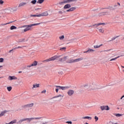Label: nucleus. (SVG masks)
<instances>
[{"label": "nucleus", "mask_w": 124, "mask_h": 124, "mask_svg": "<svg viewBox=\"0 0 124 124\" xmlns=\"http://www.w3.org/2000/svg\"><path fill=\"white\" fill-rule=\"evenodd\" d=\"M38 25H40V23H34L28 25H24L21 27V28H26L24 30V32L29 31H31V27H33V26H38Z\"/></svg>", "instance_id": "nucleus-1"}, {"label": "nucleus", "mask_w": 124, "mask_h": 124, "mask_svg": "<svg viewBox=\"0 0 124 124\" xmlns=\"http://www.w3.org/2000/svg\"><path fill=\"white\" fill-rule=\"evenodd\" d=\"M40 119H41V117H32L30 118H24L19 120L18 123H19V124H21L23 123V122H25V121H28L29 123H31V121L32 120H40Z\"/></svg>", "instance_id": "nucleus-2"}, {"label": "nucleus", "mask_w": 124, "mask_h": 124, "mask_svg": "<svg viewBox=\"0 0 124 124\" xmlns=\"http://www.w3.org/2000/svg\"><path fill=\"white\" fill-rule=\"evenodd\" d=\"M37 63H38L37 61H35L33 62L32 64L26 66L25 67V69H27L28 70H29V69H30V67H31V66H36V65H37Z\"/></svg>", "instance_id": "nucleus-3"}, {"label": "nucleus", "mask_w": 124, "mask_h": 124, "mask_svg": "<svg viewBox=\"0 0 124 124\" xmlns=\"http://www.w3.org/2000/svg\"><path fill=\"white\" fill-rule=\"evenodd\" d=\"M56 88H59V90H62L64 91V90H68V89L70 88L69 86H55Z\"/></svg>", "instance_id": "nucleus-4"}, {"label": "nucleus", "mask_w": 124, "mask_h": 124, "mask_svg": "<svg viewBox=\"0 0 124 124\" xmlns=\"http://www.w3.org/2000/svg\"><path fill=\"white\" fill-rule=\"evenodd\" d=\"M59 58H61V56H58V55H55L50 58L49 59V62H54V61H56L57 59H59Z\"/></svg>", "instance_id": "nucleus-5"}, {"label": "nucleus", "mask_w": 124, "mask_h": 124, "mask_svg": "<svg viewBox=\"0 0 124 124\" xmlns=\"http://www.w3.org/2000/svg\"><path fill=\"white\" fill-rule=\"evenodd\" d=\"M100 108L102 111H103L104 110H106L107 111L110 110V108H109V106H101Z\"/></svg>", "instance_id": "nucleus-6"}, {"label": "nucleus", "mask_w": 124, "mask_h": 124, "mask_svg": "<svg viewBox=\"0 0 124 124\" xmlns=\"http://www.w3.org/2000/svg\"><path fill=\"white\" fill-rule=\"evenodd\" d=\"M67 94L69 96H72L74 94V91L73 90H69L67 92Z\"/></svg>", "instance_id": "nucleus-7"}, {"label": "nucleus", "mask_w": 124, "mask_h": 124, "mask_svg": "<svg viewBox=\"0 0 124 124\" xmlns=\"http://www.w3.org/2000/svg\"><path fill=\"white\" fill-rule=\"evenodd\" d=\"M33 106V103L28 104L22 106V108H31Z\"/></svg>", "instance_id": "nucleus-8"}, {"label": "nucleus", "mask_w": 124, "mask_h": 124, "mask_svg": "<svg viewBox=\"0 0 124 124\" xmlns=\"http://www.w3.org/2000/svg\"><path fill=\"white\" fill-rule=\"evenodd\" d=\"M103 25V26H105L106 24L105 23H98L96 24H94L93 25V27H95L96 29H97L98 30V28H97V27H99V26Z\"/></svg>", "instance_id": "nucleus-9"}, {"label": "nucleus", "mask_w": 124, "mask_h": 124, "mask_svg": "<svg viewBox=\"0 0 124 124\" xmlns=\"http://www.w3.org/2000/svg\"><path fill=\"white\" fill-rule=\"evenodd\" d=\"M74 10H76V7H70L69 9L67 10L66 11V12H72Z\"/></svg>", "instance_id": "nucleus-10"}, {"label": "nucleus", "mask_w": 124, "mask_h": 124, "mask_svg": "<svg viewBox=\"0 0 124 124\" xmlns=\"http://www.w3.org/2000/svg\"><path fill=\"white\" fill-rule=\"evenodd\" d=\"M48 15H49L48 12H44L42 13V14H39L40 17H42V16H48Z\"/></svg>", "instance_id": "nucleus-11"}, {"label": "nucleus", "mask_w": 124, "mask_h": 124, "mask_svg": "<svg viewBox=\"0 0 124 124\" xmlns=\"http://www.w3.org/2000/svg\"><path fill=\"white\" fill-rule=\"evenodd\" d=\"M8 79L9 80H10V81H11L12 80H17V77H15V76H9L8 77Z\"/></svg>", "instance_id": "nucleus-12"}, {"label": "nucleus", "mask_w": 124, "mask_h": 124, "mask_svg": "<svg viewBox=\"0 0 124 124\" xmlns=\"http://www.w3.org/2000/svg\"><path fill=\"white\" fill-rule=\"evenodd\" d=\"M65 3H70V2H73L74 1H77V0H64Z\"/></svg>", "instance_id": "nucleus-13"}, {"label": "nucleus", "mask_w": 124, "mask_h": 124, "mask_svg": "<svg viewBox=\"0 0 124 124\" xmlns=\"http://www.w3.org/2000/svg\"><path fill=\"white\" fill-rule=\"evenodd\" d=\"M71 7V5L70 4H67L65 5L63 7L64 9H69Z\"/></svg>", "instance_id": "nucleus-14"}, {"label": "nucleus", "mask_w": 124, "mask_h": 124, "mask_svg": "<svg viewBox=\"0 0 124 124\" xmlns=\"http://www.w3.org/2000/svg\"><path fill=\"white\" fill-rule=\"evenodd\" d=\"M105 15H108V12H102L98 14V16H104Z\"/></svg>", "instance_id": "nucleus-15"}, {"label": "nucleus", "mask_w": 124, "mask_h": 124, "mask_svg": "<svg viewBox=\"0 0 124 124\" xmlns=\"http://www.w3.org/2000/svg\"><path fill=\"white\" fill-rule=\"evenodd\" d=\"M40 86V84L34 83L33 84V87H32V89H35L36 88H39Z\"/></svg>", "instance_id": "nucleus-16"}, {"label": "nucleus", "mask_w": 124, "mask_h": 124, "mask_svg": "<svg viewBox=\"0 0 124 124\" xmlns=\"http://www.w3.org/2000/svg\"><path fill=\"white\" fill-rule=\"evenodd\" d=\"M84 60V58L83 57H81L80 58H78L75 60V62H80L81 61H83Z\"/></svg>", "instance_id": "nucleus-17"}, {"label": "nucleus", "mask_w": 124, "mask_h": 124, "mask_svg": "<svg viewBox=\"0 0 124 124\" xmlns=\"http://www.w3.org/2000/svg\"><path fill=\"white\" fill-rule=\"evenodd\" d=\"M26 4H27V2H21L19 4L18 7H21V6H24L25 5H26Z\"/></svg>", "instance_id": "nucleus-18"}, {"label": "nucleus", "mask_w": 124, "mask_h": 124, "mask_svg": "<svg viewBox=\"0 0 124 124\" xmlns=\"http://www.w3.org/2000/svg\"><path fill=\"white\" fill-rule=\"evenodd\" d=\"M73 62H75V60L71 59L67 61V63H73Z\"/></svg>", "instance_id": "nucleus-19"}, {"label": "nucleus", "mask_w": 124, "mask_h": 124, "mask_svg": "<svg viewBox=\"0 0 124 124\" xmlns=\"http://www.w3.org/2000/svg\"><path fill=\"white\" fill-rule=\"evenodd\" d=\"M82 119H87V120H89V121H91L92 120V117L91 116H85L84 117H82Z\"/></svg>", "instance_id": "nucleus-20"}, {"label": "nucleus", "mask_w": 124, "mask_h": 124, "mask_svg": "<svg viewBox=\"0 0 124 124\" xmlns=\"http://www.w3.org/2000/svg\"><path fill=\"white\" fill-rule=\"evenodd\" d=\"M16 123H17V120L15 119L12 121L11 122H10V123L7 124H16Z\"/></svg>", "instance_id": "nucleus-21"}, {"label": "nucleus", "mask_w": 124, "mask_h": 124, "mask_svg": "<svg viewBox=\"0 0 124 124\" xmlns=\"http://www.w3.org/2000/svg\"><path fill=\"white\" fill-rule=\"evenodd\" d=\"M91 52H94V50L92 49H89L87 51H84V53H91Z\"/></svg>", "instance_id": "nucleus-22"}, {"label": "nucleus", "mask_w": 124, "mask_h": 124, "mask_svg": "<svg viewBox=\"0 0 124 124\" xmlns=\"http://www.w3.org/2000/svg\"><path fill=\"white\" fill-rule=\"evenodd\" d=\"M6 112H7V111H6V110L2 111L1 112V113L0 114V117H2V116H4V114H5V113H6Z\"/></svg>", "instance_id": "nucleus-23"}, {"label": "nucleus", "mask_w": 124, "mask_h": 124, "mask_svg": "<svg viewBox=\"0 0 124 124\" xmlns=\"http://www.w3.org/2000/svg\"><path fill=\"white\" fill-rule=\"evenodd\" d=\"M103 45V44H101L99 46H94L93 47L94 49H97V48H100V47H101V46H102Z\"/></svg>", "instance_id": "nucleus-24"}, {"label": "nucleus", "mask_w": 124, "mask_h": 124, "mask_svg": "<svg viewBox=\"0 0 124 124\" xmlns=\"http://www.w3.org/2000/svg\"><path fill=\"white\" fill-rule=\"evenodd\" d=\"M17 29V27L15 26H12L11 27H10V30L11 31L13 30H16Z\"/></svg>", "instance_id": "nucleus-25"}, {"label": "nucleus", "mask_w": 124, "mask_h": 124, "mask_svg": "<svg viewBox=\"0 0 124 124\" xmlns=\"http://www.w3.org/2000/svg\"><path fill=\"white\" fill-rule=\"evenodd\" d=\"M123 114H120V113H115L114 114V116H116V117H122Z\"/></svg>", "instance_id": "nucleus-26"}, {"label": "nucleus", "mask_w": 124, "mask_h": 124, "mask_svg": "<svg viewBox=\"0 0 124 124\" xmlns=\"http://www.w3.org/2000/svg\"><path fill=\"white\" fill-rule=\"evenodd\" d=\"M65 4V2H64V0H63V1L60 2L58 4L59 5H63V4Z\"/></svg>", "instance_id": "nucleus-27"}, {"label": "nucleus", "mask_w": 124, "mask_h": 124, "mask_svg": "<svg viewBox=\"0 0 124 124\" xmlns=\"http://www.w3.org/2000/svg\"><path fill=\"white\" fill-rule=\"evenodd\" d=\"M43 2H44V0H38L37 2V3L40 4L43 3Z\"/></svg>", "instance_id": "nucleus-28"}, {"label": "nucleus", "mask_w": 124, "mask_h": 124, "mask_svg": "<svg viewBox=\"0 0 124 124\" xmlns=\"http://www.w3.org/2000/svg\"><path fill=\"white\" fill-rule=\"evenodd\" d=\"M59 39L60 40H63V39H64V35H62L61 36L59 37Z\"/></svg>", "instance_id": "nucleus-29"}, {"label": "nucleus", "mask_w": 124, "mask_h": 124, "mask_svg": "<svg viewBox=\"0 0 124 124\" xmlns=\"http://www.w3.org/2000/svg\"><path fill=\"white\" fill-rule=\"evenodd\" d=\"M36 2H37V0H32V1H31V3H32V4H35Z\"/></svg>", "instance_id": "nucleus-30"}, {"label": "nucleus", "mask_w": 124, "mask_h": 124, "mask_svg": "<svg viewBox=\"0 0 124 124\" xmlns=\"http://www.w3.org/2000/svg\"><path fill=\"white\" fill-rule=\"evenodd\" d=\"M7 90L8 91V92H11L12 90V87L11 86L7 87Z\"/></svg>", "instance_id": "nucleus-31"}, {"label": "nucleus", "mask_w": 124, "mask_h": 124, "mask_svg": "<svg viewBox=\"0 0 124 124\" xmlns=\"http://www.w3.org/2000/svg\"><path fill=\"white\" fill-rule=\"evenodd\" d=\"M119 57H120V56H118L115 58H113V59H111L110 60H109V62H112V61H116V60H117V59H119Z\"/></svg>", "instance_id": "nucleus-32"}, {"label": "nucleus", "mask_w": 124, "mask_h": 124, "mask_svg": "<svg viewBox=\"0 0 124 124\" xmlns=\"http://www.w3.org/2000/svg\"><path fill=\"white\" fill-rule=\"evenodd\" d=\"M13 22H14V21H11L10 22L7 23H5V24H2L1 25V26H5L6 25H8L9 24H11V23H13Z\"/></svg>", "instance_id": "nucleus-33"}, {"label": "nucleus", "mask_w": 124, "mask_h": 124, "mask_svg": "<svg viewBox=\"0 0 124 124\" xmlns=\"http://www.w3.org/2000/svg\"><path fill=\"white\" fill-rule=\"evenodd\" d=\"M31 17H40L39 15H31Z\"/></svg>", "instance_id": "nucleus-34"}, {"label": "nucleus", "mask_w": 124, "mask_h": 124, "mask_svg": "<svg viewBox=\"0 0 124 124\" xmlns=\"http://www.w3.org/2000/svg\"><path fill=\"white\" fill-rule=\"evenodd\" d=\"M99 31L101 33H103L104 32V30H103V29H99Z\"/></svg>", "instance_id": "nucleus-35"}, {"label": "nucleus", "mask_w": 124, "mask_h": 124, "mask_svg": "<svg viewBox=\"0 0 124 124\" xmlns=\"http://www.w3.org/2000/svg\"><path fill=\"white\" fill-rule=\"evenodd\" d=\"M60 50L61 51H65V50H66V47H63L61 48L60 49Z\"/></svg>", "instance_id": "nucleus-36"}, {"label": "nucleus", "mask_w": 124, "mask_h": 124, "mask_svg": "<svg viewBox=\"0 0 124 124\" xmlns=\"http://www.w3.org/2000/svg\"><path fill=\"white\" fill-rule=\"evenodd\" d=\"M62 96V95L61 94H59L57 96H55L54 97H53L52 98H57L58 97H61Z\"/></svg>", "instance_id": "nucleus-37"}, {"label": "nucleus", "mask_w": 124, "mask_h": 124, "mask_svg": "<svg viewBox=\"0 0 124 124\" xmlns=\"http://www.w3.org/2000/svg\"><path fill=\"white\" fill-rule=\"evenodd\" d=\"M3 61H4V59L2 58H0V62H3Z\"/></svg>", "instance_id": "nucleus-38"}, {"label": "nucleus", "mask_w": 124, "mask_h": 124, "mask_svg": "<svg viewBox=\"0 0 124 124\" xmlns=\"http://www.w3.org/2000/svg\"><path fill=\"white\" fill-rule=\"evenodd\" d=\"M59 61V62H64L63 58H60Z\"/></svg>", "instance_id": "nucleus-39"}, {"label": "nucleus", "mask_w": 124, "mask_h": 124, "mask_svg": "<svg viewBox=\"0 0 124 124\" xmlns=\"http://www.w3.org/2000/svg\"><path fill=\"white\" fill-rule=\"evenodd\" d=\"M94 119L95 120V122H97V121H98V117L97 116H95Z\"/></svg>", "instance_id": "nucleus-40"}, {"label": "nucleus", "mask_w": 124, "mask_h": 124, "mask_svg": "<svg viewBox=\"0 0 124 124\" xmlns=\"http://www.w3.org/2000/svg\"><path fill=\"white\" fill-rule=\"evenodd\" d=\"M111 50H112L111 49H108V50L102 51V52H109V51H111Z\"/></svg>", "instance_id": "nucleus-41"}, {"label": "nucleus", "mask_w": 124, "mask_h": 124, "mask_svg": "<svg viewBox=\"0 0 124 124\" xmlns=\"http://www.w3.org/2000/svg\"><path fill=\"white\" fill-rule=\"evenodd\" d=\"M66 124H72V122H71V121H67V122H66Z\"/></svg>", "instance_id": "nucleus-42"}, {"label": "nucleus", "mask_w": 124, "mask_h": 124, "mask_svg": "<svg viewBox=\"0 0 124 124\" xmlns=\"http://www.w3.org/2000/svg\"><path fill=\"white\" fill-rule=\"evenodd\" d=\"M4 1L2 0H0V5L3 4Z\"/></svg>", "instance_id": "nucleus-43"}, {"label": "nucleus", "mask_w": 124, "mask_h": 124, "mask_svg": "<svg viewBox=\"0 0 124 124\" xmlns=\"http://www.w3.org/2000/svg\"><path fill=\"white\" fill-rule=\"evenodd\" d=\"M116 39V37H114L111 38V40H110L109 41H113V40H115V39Z\"/></svg>", "instance_id": "nucleus-44"}, {"label": "nucleus", "mask_w": 124, "mask_h": 124, "mask_svg": "<svg viewBox=\"0 0 124 124\" xmlns=\"http://www.w3.org/2000/svg\"><path fill=\"white\" fill-rule=\"evenodd\" d=\"M66 59H67V56H64V57L63 58V60H64V61H66Z\"/></svg>", "instance_id": "nucleus-45"}, {"label": "nucleus", "mask_w": 124, "mask_h": 124, "mask_svg": "<svg viewBox=\"0 0 124 124\" xmlns=\"http://www.w3.org/2000/svg\"><path fill=\"white\" fill-rule=\"evenodd\" d=\"M43 62H50V60H49V59H48L44 60Z\"/></svg>", "instance_id": "nucleus-46"}, {"label": "nucleus", "mask_w": 124, "mask_h": 124, "mask_svg": "<svg viewBox=\"0 0 124 124\" xmlns=\"http://www.w3.org/2000/svg\"><path fill=\"white\" fill-rule=\"evenodd\" d=\"M46 93V90H44L42 92V93Z\"/></svg>", "instance_id": "nucleus-47"}, {"label": "nucleus", "mask_w": 124, "mask_h": 124, "mask_svg": "<svg viewBox=\"0 0 124 124\" xmlns=\"http://www.w3.org/2000/svg\"><path fill=\"white\" fill-rule=\"evenodd\" d=\"M58 13H59V14H62V13H63L62 11H59L58 12Z\"/></svg>", "instance_id": "nucleus-48"}, {"label": "nucleus", "mask_w": 124, "mask_h": 124, "mask_svg": "<svg viewBox=\"0 0 124 124\" xmlns=\"http://www.w3.org/2000/svg\"><path fill=\"white\" fill-rule=\"evenodd\" d=\"M20 48H23V46H18L17 47H16L15 49H19Z\"/></svg>", "instance_id": "nucleus-49"}, {"label": "nucleus", "mask_w": 124, "mask_h": 124, "mask_svg": "<svg viewBox=\"0 0 124 124\" xmlns=\"http://www.w3.org/2000/svg\"><path fill=\"white\" fill-rule=\"evenodd\" d=\"M24 41H25V39H22L20 40V42H23Z\"/></svg>", "instance_id": "nucleus-50"}, {"label": "nucleus", "mask_w": 124, "mask_h": 124, "mask_svg": "<svg viewBox=\"0 0 124 124\" xmlns=\"http://www.w3.org/2000/svg\"><path fill=\"white\" fill-rule=\"evenodd\" d=\"M56 93H58L59 92V89L58 88H57L56 89Z\"/></svg>", "instance_id": "nucleus-51"}, {"label": "nucleus", "mask_w": 124, "mask_h": 124, "mask_svg": "<svg viewBox=\"0 0 124 124\" xmlns=\"http://www.w3.org/2000/svg\"><path fill=\"white\" fill-rule=\"evenodd\" d=\"M117 4H118V5H119V6H121V4H120L119 2H117Z\"/></svg>", "instance_id": "nucleus-52"}, {"label": "nucleus", "mask_w": 124, "mask_h": 124, "mask_svg": "<svg viewBox=\"0 0 124 124\" xmlns=\"http://www.w3.org/2000/svg\"><path fill=\"white\" fill-rule=\"evenodd\" d=\"M12 51H13V49L10 50L9 51V53H11V52H12Z\"/></svg>", "instance_id": "nucleus-53"}, {"label": "nucleus", "mask_w": 124, "mask_h": 124, "mask_svg": "<svg viewBox=\"0 0 124 124\" xmlns=\"http://www.w3.org/2000/svg\"><path fill=\"white\" fill-rule=\"evenodd\" d=\"M116 38H118V37H120V36H115Z\"/></svg>", "instance_id": "nucleus-54"}, {"label": "nucleus", "mask_w": 124, "mask_h": 124, "mask_svg": "<svg viewBox=\"0 0 124 124\" xmlns=\"http://www.w3.org/2000/svg\"><path fill=\"white\" fill-rule=\"evenodd\" d=\"M92 27H94V26H93V25L92 26L91 25L89 26V28H92Z\"/></svg>", "instance_id": "nucleus-55"}, {"label": "nucleus", "mask_w": 124, "mask_h": 124, "mask_svg": "<svg viewBox=\"0 0 124 124\" xmlns=\"http://www.w3.org/2000/svg\"><path fill=\"white\" fill-rule=\"evenodd\" d=\"M18 73H22V71H19Z\"/></svg>", "instance_id": "nucleus-56"}, {"label": "nucleus", "mask_w": 124, "mask_h": 124, "mask_svg": "<svg viewBox=\"0 0 124 124\" xmlns=\"http://www.w3.org/2000/svg\"><path fill=\"white\" fill-rule=\"evenodd\" d=\"M33 123L34 124H36L37 122H33Z\"/></svg>", "instance_id": "nucleus-57"}, {"label": "nucleus", "mask_w": 124, "mask_h": 124, "mask_svg": "<svg viewBox=\"0 0 124 124\" xmlns=\"http://www.w3.org/2000/svg\"><path fill=\"white\" fill-rule=\"evenodd\" d=\"M39 9H40L37 8V9H36V10H38Z\"/></svg>", "instance_id": "nucleus-58"}, {"label": "nucleus", "mask_w": 124, "mask_h": 124, "mask_svg": "<svg viewBox=\"0 0 124 124\" xmlns=\"http://www.w3.org/2000/svg\"><path fill=\"white\" fill-rule=\"evenodd\" d=\"M122 67H123V68H124V66H121Z\"/></svg>", "instance_id": "nucleus-59"}, {"label": "nucleus", "mask_w": 124, "mask_h": 124, "mask_svg": "<svg viewBox=\"0 0 124 124\" xmlns=\"http://www.w3.org/2000/svg\"><path fill=\"white\" fill-rule=\"evenodd\" d=\"M123 98H124L122 96V97L121 98V99H123Z\"/></svg>", "instance_id": "nucleus-60"}, {"label": "nucleus", "mask_w": 124, "mask_h": 124, "mask_svg": "<svg viewBox=\"0 0 124 124\" xmlns=\"http://www.w3.org/2000/svg\"><path fill=\"white\" fill-rule=\"evenodd\" d=\"M116 6H117V5H114V7H116Z\"/></svg>", "instance_id": "nucleus-61"}, {"label": "nucleus", "mask_w": 124, "mask_h": 124, "mask_svg": "<svg viewBox=\"0 0 124 124\" xmlns=\"http://www.w3.org/2000/svg\"><path fill=\"white\" fill-rule=\"evenodd\" d=\"M122 97H123V98L124 97V95L123 96H122Z\"/></svg>", "instance_id": "nucleus-62"}, {"label": "nucleus", "mask_w": 124, "mask_h": 124, "mask_svg": "<svg viewBox=\"0 0 124 124\" xmlns=\"http://www.w3.org/2000/svg\"><path fill=\"white\" fill-rule=\"evenodd\" d=\"M0 67H2V66H0Z\"/></svg>", "instance_id": "nucleus-63"}, {"label": "nucleus", "mask_w": 124, "mask_h": 124, "mask_svg": "<svg viewBox=\"0 0 124 124\" xmlns=\"http://www.w3.org/2000/svg\"><path fill=\"white\" fill-rule=\"evenodd\" d=\"M118 124V123H115V124Z\"/></svg>", "instance_id": "nucleus-64"}]
</instances>
